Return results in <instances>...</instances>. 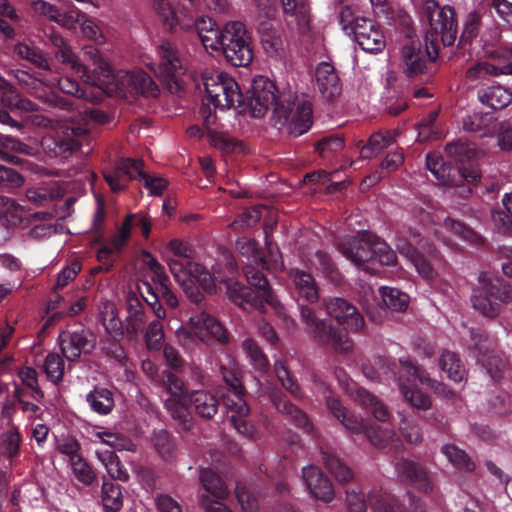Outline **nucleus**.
Returning a JSON list of instances; mask_svg holds the SVG:
<instances>
[{
  "label": "nucleus",
  "mask_w": 512,
  "mask_h": 512,
  "mask_svg": "<svg viewBox=\"0 0 512 512\" xmlns=\"http://www.w3.org/2000/svg\"><path fill=\"white\" fill-rule=\"evenodd\" d=\"M173 20L174 22L170 24L169 29L176 30L179 28L185 32L192 31L197 21L192 10L186 6H182L176 10Z\"/></svg>",
  "instance_id": "nucleus-61"
},
{
  "label": "nucleus",
  "mask_w": 512,
  "mask_h": 512,
  "mask_svg": "<svg viewBox=\"0 0 512 512\" xmlns=\"http://www.w3.org/2000/svg\"><path fill=\"white\" fill-rule=\"evenodd\" d=\"M89 122L80 123L75 116L59 126V128L42 138L43 150L51 157H67L81 145L80 138L89 130Z\"/></svg>",
  "instance_id": "nucleus-18"
},
{
  "label": "nucleus",
  "mask_w": 512,
  "mask_h": 512,
  "mask_svg": "<svg viewBox=\"0 0 512 512\" xmlns=\"http://www.w3.org/2000/svg\"><path fill=\"white\" fill-rule=\"evenodd\" d=\"M209 141L212 146L221 150L224 153L242 152L244 150L242 142L235 140L234 138L227 134L214 132L210 129Z\"/></svg>",
  "instance_id": "nucleus-52"
},
{
  "label": "nucleus",
  "mask_w": 512,
  "mask_h": 512,
  "mask_svg": "<svg viewBox=\"0 0 512 512\" xmlns=\"http://www.w3.org/2000/svg\"><path fill=\"white\" fill-rule=\"evenodd\" d=\"M340 252L352 263L375 273L376 260L382 265H392L396 261L394 251L381 239L368 232H359L339 244Z\"/></svg>",
  "instance_id": "nucleus-8"
},
{
  "label": "nucleus",
  "mask_w": 512,
  "mask_h": 512,
  "mask_svg": "<svg viewBox=\"0 0 512 512\" xmlns=\"http://www.w3.org/2000/svg\"><path fill=\"white\" fill-rule=\"evenodd\" d=\"M347 392L365 409L371 412L374 417L380 421H385L389 417L387 408L367 390L359 387L354 381H350L346 385Z\"/></svg>",
  "instance_id": "nucleus-29"
},
{
  "label": "nucleus",
  "mask_w": 512,
  "mask_h": 512,
  "mask_svg": "<svg viewBox=\"0 0 512 512\" xmlns=\"http://www.w3.org/2000/svg\"><path fill=\"white\" fill-rule=\"evenodd\" d=\"M105 181L114 192L123 190L129 180L140 177L152 195H161L167 187V180L161 177H146L140 160L122 159L111 169L103 171Z\"/></svg>",
  "instance_id": "nucleus-19"
},
{
  "label": "nucleus",
  "mask_w": 512,
  "mask_h": 512,
  "mask_svg": "<svg viewBox=\"0 0 512 512\" xmlns=\"http://www.w3.org/2000/svg\"><path fill=\"white\" fill-rule=\"evenodd\" d=\"M143 264L150 272L153 285L147 281L139 284V292L144 301L152 308L156 318L164 319L166 317L165 309L159 304L163 300L168 306L176 307L178 300L175 294L168 288L167 276L163 266L148 252L142 255Z\"/></svg>",
  "instance_id": "nucleus-11"
},
{
  "label": "nucleus",
  "mask_w": 512,
  "mask_h": 512,
  "mask_svg": "<svg viewBox=\"0 0 512 512\" xmlns=\"http://www.w3.org/2000/svg\"><path fill=\"white\" fill-rule=\"evenodd\" d=\"M15 78L17 81L28 88V90L34 94L37 98L43 101H52L51 98L46 97L47 87L54 85V82L44 83L43 81L34 78L26 71L17 70L15 72Z\"/></svg>",
  "instance_id": "nucleus-48"
},
{
  "label": "nucleus",
  "mask_w": 512,
  "mask_h": 512,
  "mask_svg": "<svg viewBox=\"0 0 512 512\" xmlns=\"http://www.w3.org/2000/svg\"><path fill=\"white\" fill-rule=\"evenodd\" d=\"M100 317L106 331L114 338L120 339L124 335V328L121 320L117 317L115 304L105 301L100 306Z\"/></svg>",
  "instance_id": "nucleus-41"
},
{
  "label": "nucleus",
  "mask_w": 512,
  "mask_h": 512,
  "mask_svg": "<svg viewBox=\"0 0 512 512\" xmlns=\"http://www.w3.org/2000/svg\"><path fill=\"white\" fill-rule=\"evenodd\" d=\"M90 440L94 443H102L116 450H133L134 444L118 433L100 427H94L89 432Z\"/></svg>",
  "instance_id": "nucleus-37"
},
{
  "label": "nucleus",
  "mask_w": 512,
  "mask_h": 512,
  "mask_svg": "<svg viewBox=\"0 0 512 512\" xmlns=\"http://www.w3.org/2000/svg\"><path fill=\"white\" fill-rule=\"evenodd\" d=\"M160 61L157 69L151 64L147 63L151 70L163 80H173L176 84L178 78L185 74L186 65L175 51L173 45L168 41H163L157 49Z\"/></svg>",
  "instance_id": "nucleus-22"
},
{
  "label": "nucleus",
  "mask_w": 512,
  "mask_h": 512,
  "mask_svg": "<svg viewBox=\"0 0 512 512\" xmlns=\"http://www.w3.org/2000/svg\"><path fill=\"white\" fill-rule=\"evenodd\" d=\"M303 479L311 494L322 501L329 502L334 497L332 484L320 469L313 465L303 468Z\"/></svg>",
  "instance_id": "nucleus-27"
},
{
  "label": "nucleus",
  "mask_w": 512,
  "mask_h": 512,
  "mask_svg": "<svg viewBox=\"0 0 512 512\" xmlns=\"http://www.w3.org/2000/svg\"><path fill=\"white\" fill-rule=\"evenodd\" d=\"M201 79L207 99L215 108L230 109L242 104L244 98L239 84L228 73L206 68L201 73Z\"/></svg>",
  "instance_id": "nucleus-15"
},
{
  "label": "nucleus",
  "mask_w": 512,
  "mask_h": 512,
  "mask_svg": "<svg viewBox=\"0 0 512 512\" xmlns=\"http://www.w3.org/2000/svg\"><path fill=\"white\" fill-rule=\"evenodd\" d=\"M316 82L322 96L333 99L340 95L341 84L334 67L328 62H322L316 69Z\"/></svg>",
  "instance_id": "nucleus-30"
},
{
  "label": "nucleus",
  "mask_w": 512,
  "mask_h": 512,
  "mask_svg": "<svg viewBox=\"0 0 512 512\" xmlns=\"http://www.w3.org/2000/svg\"><path fill=\"white\" fill-rule=\"evenodd\" d=\"M442 453L446 456L448 461L458 470L471 471L474 464L470 461L468 455L458 447L452 444L443 446Z\"/></svg>",
  "instance_id": "nucleus-53"
},
{
  "label": "nucleus",
  "mask_w": 512,
  "mask_h": 512,
  "mask_svg": "<svg viewBox=\"0 0 512 512\" xmlns=\"http://www.w3.org/2000/svg\"><path fill=\"white\" fill-rule=\"evenodd\" d=\"M323 461L326 468L334 475L338 481L346 482L352 479L353 472L351 469L334 455L324 453Z\"/></svg>",
  "instance_id": "nucleus-58"
},
{
  "label": "nucleus",
  "mask_w": 512,
  "mask_h": 512,
  "mask_svg": "<svg viewBox=\"0 0 512 512\" xmlns=\"http://www.w3.org/2000/svg\"><path fill=\"white\" fill-rule=\"evenodd\" d=\"M446 232L450 235L446 236L442 231L435 230V236L440 239L445 245L454 247V243L451 239V236H456L465 241L475 243L478 241V235L469 227L465 226L463 223L457 222L453 219L447 218L442 227Z\"/></svg>",
  "instance_id": "nucleus-33"
},
{
  "label": "nucleus",
  "mask_w": 512,
  "mask_h": 512,
  "mask_svg": "<svg viewBox=\"0 0 512 512\" xmlns=\"http://www.w3.org/2000/svg\"><path fill=\"white\" fill-rule=\"evenodd\" d=\"M397 135L398 133L396 131L377 132L373 134L368 144L362 148L361 157L370 158L378 155L395 142Z\"/></svg>",
  "instance_id": "nucleus-43"
},
{
  "label": "nucleus",
  "mask_w": 512,
  "mask_h": 512,
  "mask_svg": "<svg viewBox=\"0 0 512 512\" xmlns=\"http://www.w3.org/2000/svg\"><path fill=\"white\" fill-rule=\"evenodd\" d=\"M200 480L206 493L210 498L225 499L228 495L227 487L219 476L209 468L200 472Z\"/></svg>",
  "instance_id": "nucleus-45"
},
{
  "label": "nucleus",
  "mask_w": 512,
  "mask_h": 512,
  "mask_svg": "<svg viewBox=\"0 0 512 512\" xmlns=\"http://www.w3.org/2000/svg\"><path fill=\"white\" fill-rule=\"evenodd\" d=\"M1 99L5 106L11 109H18L24 112L34 111L36 104L28 99L22 98L12 86L0 76Z\"/></svg>",
  "instance_id": "nucleus-42"
},
{
  "label": "nucleus",
  "mask_w": 512,
  "mask_h": 512,
  "mask_svg": "<svg viewBox=\"0 0 512 512\" xmlns=\"http://www.w3.org/2000/svg\"><path fill=\"white\" fill-rule=\"evenodd\" d=\"M175 335L178 342L186 348L193 347L197 340L205 343L227 340V332L223 325L206 312L192 315L186 325L176 330Z\"/></svg>",
  "instance_id": "nucleus-16"
},
{
  "label": "nucleus",
  "mask_w": 512,
  "mask_h": 512,
  "mask_svg": "<svg viewBox=\"0 0 512 512\" xmlns=\"http://www.w3.org/2000/svg\"><path fill=\"white\" fill-rule=\"evenodd\" d=\"M466 131L477 133L480 137H492L496 133V123L491 114L473 113L463 120Z\"/></svg>",
  "instance_id": "nucleus-35"
},
{
  "label": "nucleus",
  "mask_w": 512,
  "mask_h": 512,
  "mask_svg": "<svg viewBox=\"0 0 512 512\" xmlns=\"http://www.w3.org/2000/svg\"><path fill=\"white\" fill-rule=\"evenodd\" d=\"M162 381L169 394L165 399V408L182 429L188 430L192 426V417L187 408L189 402L203 418H211L216 414L218 400L212 394L199 390L188 397L183 382L171 372L164 373Z\"/></svg>",
  "instance_id": "nucleus-5"
},
{
  "label": "nucleus",
  "mask_w": 512,
  "mask_h": 512,
  "mask_svg": "<svg viewBox=\"0 0 512 512\" xmlns=\"http://www.w3.org/2000/svg\"><path fill=\"white\" fill-rule=\"evenodd\" d=\"M486 53L496 62L490 63L488 61H479L471 65L465 73V81L469 86L474 87L480 84L481 82L490 79L491 77L504 75L501 66L500 53L488 50Z\"/></svg>",
  "instance_id": "nucleus-26"
},
{
  "label": "nucleus",
  "mask_w": 512,
  "mask_h": 512,
  "mask_svg": "<svg viewBox=\"0 0 512 512\" xmlns=\"http://www.w3.org/2000/svg\"><path fill=\"white\" fill-rule=\"evenodd\" d=\"M329 411L337 418L344 427L352 433H360L363 430L369 441L376 447H385L393 437V432L381 425L366 427L362 420L347 412L335 397L328 396L326 399Z\"/></svg>",
  "instance_id": "nucleus-20"
},
{
  "label": "nucleus",
  "mask_w": 512,
  "mask_h": 512,
  "mask_svg": "<svg viewBox=\"0 0 512 512\" xmlns=\"http://www.w3.org/2000/svg\"><path fill=\"white\" fill-rule=\"evenodd\" d=\"M25 211L13 199L0 196V224L15 227L22 223Z\"/></svg>",
  "instance_id": "nucleus-40"
},
{
  "label": "nucleus",
  "mask_w": 512,
  "mask_h": 512,
  "mask_svg": "<svg viewBox=\"0 0 512 512\" xmlns=\"http://www.w3.org/2000/svg\"><path fill=\"white\" fill-rule=\"evenodd\" d=\"M15 52L19 57L30 61L40 68L49 69L48 59L38 48L26 43H19L15 47Z\"/></svg>",
  "instance_id": "nucleus-57"
},
{
  "label": "nucleus",
  "mask_w": 512,
  "mask_h": 512,
  "mask_svg": "<svg viewBox=\"0 0 512 512\" xmlns=\"http://www.w3.org/2000/svg\"><path fill=\"white\" fill-rule=\"evenodd\" d=\"M1 453L8 458H14L19 454L21 437L16 428H10L0 437Z\"/></svg>",
  "instance_id": "nucleus-56"
},
{
  "label": "nucleus",
  "mask_w": 512,
  "mask_h": 512,
  "mask_svg": "<svg viewBox=\"0 0 512 512\" xmlns=\"http://www.w3.org/2000/svg\"><path fill=\"white\" fill-rule=\"evenodd\" d=\"M69 463L78 481L84 485H89L94 481L95 473L81 455L71 458Z\"/></svg>",
  "instance_id": "nucleus-59"
},
{
  "label": "nucleus",
  "mask_w": 512,
  "mask_h": 512,
  "mask_svg": "<svg viewBox=\"0 0 512 512\" xmlns=\"http://www.w3.org/2000/svg\"><path fill=\"white\" fill-rule=\"evenodd\" d=\"M58 195V191L47 186L29 188L26 192L27 200L35 205H45Z\"/></svg>",
  "instance_id": "nucleus-63"
},
{
  "label": "nucleus",
  "mask_w": 512,
  "mask_h": 512,
  "mask_svg": "<svg viewBox=\"0 0 512 512\" xmlns=\"http://www.w3.org/2000/svg\"><path fill=\"white\" fill-rule=\"evenodd\" d=\"M401 373L404 375L399 378V389L404 399L414 408L426 410L431 406L429 395L419 389L415 382L419 381L430 387L437 395L445 399H454L455 393L445 384L432 380L429 374L415 366L409 359L400 360Z\"/></svg>",
  "instance_id": "nucleus-9"
},
{
  "label": "nucleus",
  "mask_w": 512,
  "mask_h": 512,
  "mask_svg": "<svg viewBox=\"0 0 512 512\" xmlns=\"http://www.w3.org/2000/svg\"><path fill=\"white\" fill-rule=\"evenodd\" d=\"M135 217L136 215H128L111 237L109 245H111L115 251H120L127 243L131 235Z\"/></svg>",
  "instance_id": "nucleus-60"
},
{
  "label": "nucleus",
  "mask_w": 512,
  "mask_h": 512,
  "mask_svg": "<svg viewBox=\"0 0 512 512\" xmlns=\"http://www.w3.org/2000/svg\"><path fill=\"white\" fill-rule=\"evenodd\" d=\"M266 251L260 249L257 243L243 237L237 241V250L247 257L250 262L244 269L246 279L250 287L241 285L238 281L225 277L220 270L218 284H224L229 298L243 310L262 311L265 304L275 310L280 309V302L268 285L267 279L252 264L262 266L270 270H278L283 267L282 257L276 247L266 237Z\"/></svg>",
  "instance_id": "nucleus-2"
},
{
  "label": "nucleus",
  "mask_w": 512,
  "mask_h": 512,
  "mask_svg": "<svg viewBox=\"0 0 512 512\" xmlns=\"http://www.w3.org/2000/svg\"><path fill=\"white\" fill-rule=\"evenodd\" d=\"M411 245L412 243H398L397 248L400 254L414 265L420 276L425 279H432L435 274L433 267L422 255H415L414 251L410 249Z\"/></svg>",
  "instance_id": "nucleus-47"
},
{
  "label": "nucleus",
  "mask_w": 512,
  "mask_h": 512,
  "mask_svg": "<svg viewBox=\"0 0 512 512\" xmlns=\"http://www.w3.org/2000/svg\"><path fill=\"white\" fill-rule=\"evenodd\" d=\"M144 323L145 316L141 302L136 297H130L128 299V316L126 318L124 333L132 339L142 331Z\"/></svg>",
  "instance_id": "nucleus-39"
},
{
  "label": "nucleus",
  "mask_w": 512,
  "mask_h": 512,
  "mask_svg": "<svg viewBox=\"0 0 512 512\" xmlns=\"http://www.w3.org/2000/svg\"><path fill=\"white\" fill-rule=\"evenodd\" d=\"M44 369L47 377L53 382H59L64 374V362L58 354L51 353L45 359Z\"/></svg>",
  "instance_id": "nucleus-64"
},
{
  "label": "nucleus",
  "mask_w": 512,
  "mask_h": 512,
  "mask_svg": "<svg viewBox=\"0 0 512 512\" xmlns=\"http://www.w3.org/2000/svg\"><path fill=\"white\" fill-rule=\"evenodd\" d=\"M286 22L292 27L304 31L309 25V9L297 0H281Z\"/></svg>",
  "instance_id": "nucleus-34"
},
{
  "label": "nucleus",
  "mask_w": 512,
  "mask_h": 512,
  "mask_svg": "<svg viewBox=\"0 0 512 512\" xmlns=\"http://www.w3.org/2000/svg\"><path fill=\"white\" fill-rule=\"evenodd\" d=\"M52 44L58 48L55 56L82 81L95 86L108 95H120L125 92L140 93L146 96H157L158 87L152 78L144 71L118 70L114 71L109 62L103 58L99 50L88 46L84 48L85 57L94 65V72L90 74L73 49L58 34L51 35Z\"/></svg>",
  "instance_id": "nucleus-1"
},
{
  "label": "nucleus",
  "mask_w": 512,
  "mask_h": 512,
  "mask_svg": "<svg viewBox=\"0 0 512 512\" xmlns=\"http://www.w3.org/2000/svg\"><path fill=\"white\" fill-rule=\"evenodd\" d=\"M300 306L302 320L319 342L331 345L342 352L349 351L352 348V341L346 334L337 333L325 321L319 322L309 307Z\"/></svg>",
  "instance_id": "nucleus-21"
},
{
  "label": "nucleus",
  "mask_w": 512,
  "mask_h": 512,
  "mask_svg": "<svg viewBox=\"0 0 512 512\" xmlns=\"http://www.w3.org/2000/svg\"><path fill=\"white\" fill-rule=\"evenodd\" d=\"M439 366L450 380L454 382L464 380L466 371L455 353L450 351L443 352L439 360Z\"/></svg>",
  "instance_id": "nucleus-46"
},
{
  "label": "nucleus",
  "mask_w": 512,
  "mask_h": 512,
  "mask_svg": "<svg viewBox=\"0 0 512 512\" xmlns=\"http://www.w3.org/2000/svg\"><path fill=\"white\" fill-rule=\"evenodd\" d=\"M340 22L348 35H353L358 45L366 52L378 53L386 46L385 36L380 27L371 19L364 18L352 7H343Z\"/></svg>",
  "instance_id": "nucleus-14"
},
{
  "label": "nucleus",
  "mask_w": 512,
  "mask_h": 512,
  "mask_svg": "<svg viewBox=\"0 0 512 512\" xmlns=\"http://www.w3.org/2000/svg\"><path fill=\"white\" fill-rule=\"evenodd\" d=\"M101 501L106 512H118L123 506L122 492L118 485L104 482Z\"/></svg>",
  "instance_id": "nucleus-49"
},
{
  "label": "nucleus",
  "mask_w": 512,
  "mask_h": 512,
  "mask_svg": "<svg viewBox=\"0 0 512 512\" xmlns=\"http://www.w3.org/2000/svg\"><path fill=\"white\" fill-rule=\"evenodd\" d=\"M168 250L173 256H166V262L175 280L185 289L186 293L198 302L201 294L197 291L194 295L193 285L198 283L205 291L215 293L217 291V281L220 280V266L213 267L212 274L192 262L194 257L193 248L180 239H172L168 243Z\"/></svg>",
  "instance_id": "nucleus-4"
},
{
  "label": "nucleus",
  "mask_w": 512,
  "mask_h": 512,
  "mask_svg": "<svg viewBox=\"0 0 512 512\" xmlns=\"http://www.w3.org/2000/svg\"><path fill=\"white\" fill-rule=\"evenodd\" d=\"M86 401L90 408L100 415L109 414L114 407L113 395L106 388H95L86 395Z\"/></svg>",
  "instance_id": "nucleus-44"
},
{
  "label": "nucleus",
  "mask_w": 512,
  "mask_h": 512,
  "mask_svg": "<svg viewBox=\"0 0 512 512\" xmlns=\"http://www.w3.org/2000/svg\"><path fill=\"white\" fill-rule=\"evenodd\" d=\"M478 97L481 103L493 109H503L512 102V92L500 85L481 90Z\"/></svg>",
  "instance_id": "nucleus-38"
},
{
  "label": "nucleus",
  "mask_w": 512,
  "mask_h": 512,
  "mask_svg": "<svg viewBox=\"0 0 512 512\" xmlns=\"http://www.w3.org/2000/svg\"><path fill=\"white\" fill-rule=\"evenodd\" d=\"M449 162L454 161L459 167L453 168L443 162L440 154L433 152L426 157L427 169L435 176L441 185L447 187L459 186L463 182L473 183L480 178L477 165L471 162L475 156L472 146L457 141L447 144L445 148Z\"/></svg>",
  "instance_id": "nucleus-6"
},
{
  "label": "nucleus",
  "mask_w": 512,
  "mask_h": 512,
  "mask_svg": "<svg viewBox=\"0 0 512 512\" xmlns=\"http://www.w3.org/2000/svg\"><path fill=\"white\" fill-rule=\"evenodd\" d=\"M289 276L292 279L295 291L298 295L297 300L307 301L313 303L317 301L319 297L318 288L313 277L304 271L299 269H291Z\"/></svg>",
  "instance_id": "nucleus-32"
},
{
  "label": "nucleus",
  "mask_w": 512,
  "mask_h": 512,
  "mask_svg": "<svg viewBox=\"0 0 512 512\" xmlns=\"http://www.w3.org/2000/svg\"><path fill=\"white\" fill-rule=\"evenodd\" d=\"M328 314L346 330L359 331L364 325V319L355 306L342 298L331 299L326 304Z\"/></svg>",
  "instance_id": "nucleus-24"
},
{
  "label": "nucleus",
  "mask_w": 512,
  "mask_h": 512,
  "mask_svg": "<svg viewBox=\"0 0 512 512\" xmlns=\"http://www.w3.org/2000/svg\"><path fill=\"white\" fill-rule=\"evenodd\" d=\"M151 441L157 453L164 459L170 460L174 456L175 444L166 430L155 431Z\"/></svg>",
  "instance_id": "nucleus-54"
},
{
  "label": "nucleus",
  "mask_w": 512,
  "mask_h": 512,
  "mask_svg": "<svg viewBox=\"0 0 512 512\" xmlns=\"http://www.w3.org/2000/svg\"><path fill=\"white\" fill-rule=\"evenodd\" d=\"M471 338L475 349L478 351V361L486 369L493 380H498L506 367V359L503 355L496 353L484 345L486 339L480 331H471Z\"/></svg>",
  "instance_id": "nucleus-23"
},
{
  "label": "nucleus",
  "mask_w": 512,
  "mask_h": 512,
  "mask_svg": "<svg viewBox=\"0 0 512 512\" xmlns=\"http://www.w3.org/2000/svg\"><path fill=\"white\" fill-rule=\"evenodd\" d=\"M61 350L65 358L69 361L77 359L82 352H89L95 347V337L93 334L85 331L68 333L63 332L60 335Z\"/></svg>",
  "instance_id": "nucleus-25"
},
{
  "label": "nucleus",
  "mask_w": 512,
  "mask_h": 512,
  "mask_svg": "<svg viewBox=\"0 0 512 512\" xmlns=\"http://www.w3.org/2000/svg\"><path fill=\"white\" fill-rule=\"evenodd\" d=\"M368 502L375 512H402L397 499L388 493H373L369 495Z\"/></svg>",
  "instance_id": "nucleus-55"
},
{
  "label": "nucleus",
  "mask_w": 512,
  "mask_h": 512,
  "mask_svg": "<svg viewBox=\"0 0 512 512\" xmlns=\"http://www.w3.org/2000/svg\"><path fill=\"white\" fill-rule=\"evenodd\" d=\"M220 369L229 387L227 393L223 395V402L231 412V422L240 434L253 437L254 428L245 419L249 413V407L243 399V389L236 375L235 362L230 355L223 354L220 359Z\"/></svg>",
  "instance_id": "nucleus-10"
},
{
  "label": "nucleus",
  "mask_w": 512,
  "mask_h": 512,
  "mask_svg": "<svg viewBox=\"0 0 512 512\" xmlns=\"http://www.w3.org/2000/svg\"><path fill=\"white\" fill-rule=\"evenodd\" d=\"M422 17L429 25L426 41L430 42L435 53L439 41L444 46H450L454 43L458 27L455 12L451 7H440L435 0H423Z\"/></svg>",
  "instance_id": "nucleus-12"
},
{
  "label": "nucleus",
  "mask_w": 512,
  "mask_h": 512,
  "mask_svg": "<svg viewBox=\"0 0 512 512\" xmlns=\"http://www.w3.org/2000/svg\"><path fill=\"white\" fill-rule=\"evenodd\" d=\"M243 349L250 359L251 364L260 371H265L268 366L267 357L262 353L258 345L251 339L243 342Z\"/></svg>",
  "instance_id": "nucleus-62"
},
{
  "label": "nucleus",
  "mask_w": 512,
  "mask_h": 512,
  "mask_svg": "<svg viewBox=\"0 0 512 512\" xmlns=\"http://www.w3.org/2000/svg\"><path fill=\"white\" fill-rule=\"evenodd\" d=\"M380 295L383 304L391 310L403 311L409 303V296L397 288L381 287Z\"/></svg>",
  "instance_id": "nucleus-51"
},
{
  "label": "nucleus",
  "mask_w": 512,
  "mask_h": 512,
  "mask_svg": "<svg viewBox=\"0 0 512 512\" xmlns=\"http://www.w3.org/2000/svg\"><path fill=\"white\" fill-rule=\"evenodd\" d=\"M57 84L61 91L66 94L76 95V98L69 100L58 97L54 92L49 90V87H47L46 97L52 99V101H47L48 103L67 109L69 111L76 109L78 115L81 117L82 122L93 121L99 124H103L107 121V116L104 113L91 107L82 106L83 100H90L92 102L97 100L92 92H88L86 88H80L79 84L69 77L59 79Z\"/></svg>",
  "instance_id": "nucleus-17"
},
{
  "label": "nucleus",
  "mask_w": 512,
  "mask_h": 512,
  "mask_svg": "<svg viewBox=\"0 0 512 512\" xmlns=\"http://www.w3.org/2000/svg\"><path fill=\"white\" fill-rule=\"evenodd\" d=\"M290 98L282 96L278 99L275 84L264 76H257L252 81L249 105L253 116L261 117L273 106L275 124L287 126L291 135L300 136L312 125L311 103L298 98L292 103Z\"/></svg>",
  "instance_id": "nucleus-3"
},
{
  "label": "nucleus",
  "mask_w": 512,
  "mask_h": 512,
  "mask_svg": "<svg viewBox=\"0 0 512 512\" xmlns=\"http://www.w3.org/2000/svg\"><path fill=\"white\" fill-rule=\"evenodd\" d=\"M437 52L434 50L423 51L420 48L419 43L411 42L409 45H405L402 50V59L405 66V72L408 75H414L423 72L426 66L427 58H434Z\"/></svg>",
  "instance_id": "nucleus-31"
},
{
  "label": "nucleus",
  "mask_w": 512,
  "mask_h": 512,
  "mask_svg": "<svg viewBox=\"0 0 512 512\" xmlns=\"http://www.w3.org/2000/svg\"><path fill=\"white\" fill-rule=\"evenodd\" d=\"M396 470L402 480L414 483L423 491L430 489L431 486L426 472L416 463L403 460L396 465Z\"/></svg>",
  "instance_id": "nucleus-36"
},
{
  "label": "nucleus",
  "mask_w": 512,
  "mask_h": 512,
  "mask_svg": "<svg viewBox=\"0 0 512 512\" xmlns=\"http://www.w3.org/2000/svg\"><path fill=\"white\" fill-rule=\"evenodd\" d=\"M99 461L104 465L107 473L111 478L127 481L129 478L128 471L122 467L119 459L112 451H97L96 452Z\"/></svg>",
  "instance_id": "nucleus-50"
},
{
  "label": "nucleus",
  "mask_w": 512,
  "mask_h": 512,
  "mask_svg": "<svg viewBox=\"0 0 512 512\" xmlns=\"http://www.w3.org/2000/svg\"><path fill=\"white\" fill-rule=\"evenodd\" d=\"M512 300V288L499 277L484 273L473 290L472 303L476 310L488 318L499 315L501 307Z\"/></svg>",
  "instance_id": "nucleus-13"
},
{
  "label": "nucleus",
  "mask_w": 512,
  "mask_h": 512,
  "mask_svg": "<svg viewBox=\"0 0 512 512\" xmlns=\"http://www.w3.org/2000/svg\"><path fill=\"white\" fill-rule=\"evenodd\" d=\"M259 33L266 55L274 59L282 58L287 47L282 31L268 23H262L259 26Z\"/></svg>",
  "instance_id": "nucleus-28"
},
{
  "label": "nucleus",
  "mask_w": 512,
  "mask_h": 512,
  "mask_svg": "<svg viewBox=\"0 0 512 512\" xmlns=\"http://www.w3.org/2000/svg\"><path fill=\"white\" fill-rule=\"evenodd\" d=\"M199 38L206 50H221L233 66L245 67L253 59L250 37L240 22L227 23L222 30L216 26L209 32L199 35Z\"/></svg>",
  "instance_id": "nucleus-7"
}]
</instances>
